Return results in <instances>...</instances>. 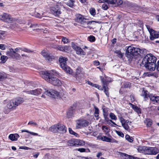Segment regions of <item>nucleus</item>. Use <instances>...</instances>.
<instances>
[{
  "mask_svg": "<svg viewBox=\"0 0 159 159\" xmlns=\"http://www.w3.org/2000/svg\"><path fill=\"white\" fill-rule=\"evenodd\" d=\"M122 86L124 88H130L131 86V84L129 82H126L122 83Z\"/></svg>",
  "mask_w": 159,
  "mask_h": 159,
  "instance_id": "c9c22d12",
  "label": "nucleus"
},
{
  "mask_svg": "<svg viewBox=\"0 0 159 159\" xmlns=\"http://www.w3.org/2000/svg\"><path fill=\"white\" fill-rule=\"evenodd\" d=\"M74 112L75 111L73 108H70L67 113V116L68 118H70L72 117L73 116Z\"/></svg>",
  "mask_w": 159,
  "mask_h": 159,
  "instance_id": "bb28decb",
  "label": "nucleus"
},
{
  "mask_svg": "<svg viewBox=\"0 0 159 159\" xmlns=\"http://www.w3.org/2000/svg\"><path fill=\"white\" fill-rule=\"evenodd\" d=\"M69 131L70 133L71 134H73L75 136H76L78 135L76 133L73 131L71 128H69Z\"/></svg>",
  "mask_w": 159,
  "mask_h": 159,
  "instance_id": "8fccbe9b",
  "label": "nucleus"
},
{
  "mask_svg": "<svg viewBox=\"0 0 159 159\" xmlns=\"http://www.w3.org/2000/svg\"><path fill=\"white\" fill-rule=\"evenodd\" d=\"M75 142L76 143V146H83L85 144L84 142L82 140L75 139Z\"/></svg>",
  "mask_w": 159,
  "mask_h": 159,
  "instance_id": "7c9ffc66",
  "label": "nucleus"
},
{
  "mask_svg": "<svg viewBox=\"0 0 159 159\" xmlns=\"http://www.w3.org/2000/svg\"><path fill=\"white\" fill-rule=\"evenodd\" d=\"M99 139H101L103 141H105L108 142H111L112 140V139H111L106 136L102 137L101 138H99Z\"/></svg>",
  "mask_w": 159,
  "mask_h": 159,
  "instance_id": "f704fd0d",
  "label": "nucleus"
},
{
  "mask_svg": "<svg viewBox=\"0 0 159 159\" xmlns=\"http://www.w3.org/2000/svg\"><path fill=\"white\" fill-rule=\"evenodd\" d=\"M7 74L4 72H0V81H2L7 78Z\"/></svg>",
  "mask_w": 159,
  "mask_h": 159,
  "instance_id": "473e14b6",
  "label": "nucleus"
},
{
  "mask_svg": "<svg viewBox=\"0 0 159 159\" xmlns=\"http://www.w3.org/2000/svg\"><path fill=\"white\" fill-rule=\"evenodd\" d=\"M127 55L131 57L132 56H137L139 55L140 56V53H142L143 51L140 48H135L131 46L128 47L127 49Z\"/></svg>",
  "mask_w": 159,
  "mask_h": 159,
  "instance_id": "7ed1b4c3",
  "label": "nucleus"
},
{
  "mask_svg": "<svg viewBox=\"0 0 159 159\" xmlns=\"http://www.w3.org/2000/svg\"><path fill=\"white\" fill-rule=\"evenodd\" d=\"M108 124H110L111 123H112L114 125H115L117 126V125L114 122L111 120L108 119L106 121Z\"/></svg>",
  "mask_w": 159,
  "mask_h": 159,
  "instance_id": "bf43d9fd",
  "label": "nucleus"
},
{
  "mask_svg": "<svg viewBox=\"0 0 159 159\" xmlns=\"http://www.w3.org/2000/svg\"><path fill=\"white\" fill-rule=\"evenodd\" d=\"M75 139H73L69 140L67 142L69 146H76Z\"/></svg>",
  "mask_w": 159,
  "mask_h": 159,
  "instance_id": "72a5a7b5",
  "label": "nucleus"
},
{
  "mask_svg": "<svg viewBox=\"0 0 159 159\" xmlns=\"http://www.w3.org/2000/svg\"><path fill=\"white\" fill-rule=\"evenodd\" d=\"M41 54L48 61L50 62L54 58V57L52 56L50 53L47 50H43L41 52Z\"/></svg>",
  "mask_w": 159,
  "mask_h": 159,
  "instance_id": "9b49d317",
  "label": "nucleus"
},
{
  "mask_svg": "<svg viewBox=\"0 0 159 159\" xmlns=\"http://www.w3.org/2000/svg\"><path fill=\"white\" fill-rule=\"evenodd\" d=\"M67 73L71 74L72 73V70L67 65L62 67Z\"/></svg>",
  "mask_w": 159,
  "mask_h": 159,
  "instance_id": "c756f323",
  "label": "nucleus"
},
{
  "mask_svg": "<svg viewBox=\"0 0 159 159\" xmlns=\"http://www.w3.org/2000/svg\"><path fill=\"white\" fill-rule=\"evenodd\" d=\"M119 119L120 122L122 124V125L125 123V120L122 117H120Z\"/></svg>",
  "mask_w": 159,
  "mask_h": 159,
  "instance_id": "5fc2aeb1",
  "label": "nucleus"
},
{
  "mask_svg": "<svg viewBox=\"0 0 159 159\" xmlns=\"http://www.w3.org/2000/svg\"><path fill=\"white\" fill-rule=\"evenodd\" d=\"M103 154L102 152H98L97 153L96 155V157L98 158H100V157L102 156V155Z\"/></svg>",
  "mask_w": 159,
  "mask_h": 159,
  "instance_id": "774afa93",
  "label": "nucleus"
},
{
  "mask_svg": "<svg viewBox=\"0 0 159 159\" xmlns=\"http://www.w3.org/2000/svg\"><path fill=\"white\" fill-rule=\"evenodd\" d=\"M21 132H27L28 133H29L30 134H31L34 135V136H40V135H39L38 134H37V133H34V132H30V131H28V130H22Z\"/></svg>",
  "mask_w": 159,
  "mask_h": 159,
  "instance_id": "58836bf2",
  "label": "nucleus"
},
{
  "mask_svg": "<svg viewBox=\"0 0 159 159\" xmlns=\"http://www.w3.org/2000/svg\"><path fill=\"white\" fill-rule=\"evenodd\" d=\"M95 109V112H94V116L95 117H96V120H98V117L99 116V109L97 107H94Z\"/></svg>",
  "mask_w": 159,
  "mask_h": 159,
  "instance_id": "e433bc0d",
  "label": "nucleus"
},
{
  "mask_svg": "<svg viewBox=\"0 0 159 159\" xmlns=\"http://www.w3.org/2000/svg\"><path fill=\"white\" fill-rule=\"evenodd\" d=\"M125 139L128 141L130 143L132 142L133 141V138L130 137L129 135L127 134L125 136Z\"/></svg>",
  "mask_w": 159,
  "mask_h": 159,
  "instance_id": "49530a36",
  "label": "nucleus"
},
{
  "mask_svg": "<svg viewBox=\"0 0 159 159\" xmlns=\"http://www.w3.org/2000/svg\"><path fill=\"white\" fill-rule=\"evenodd\" d=\"M20 148L21 149H23L25 150H31L32 148L29 147H26L25 146H22L20 147Z\"/></svg>",
  "mask_w": 159,
  "mask_h": 159,
  "instance_id": "6e6d98bb",
  "label": "nucleus"
},
{
  "mask_svg": "<svg viewBox=\"0 0 159 159\" xmlns=\"http://www.w3.org/2000/svg\"><path fill=\"white\" fill-rule=\"evenodd\" d=\"M88 39L89 41L91 42H94L96 39L95 37L93 35H90Z\"/></svg>",
  "mask_w": 159,
  "mask_h": 159,
  "instance_id": "c03bdc74",
  "label": "nucleus"
},
{
  "mask_svg": "<svg viewBox=\"0 0 159 159\" xmlns=\"http://www.w3.org/2000/svg\"><path fill=\"white\" fill-rule=\"evenodd\" d=\"M19 135L17 134H10L9 136V139L12 141H16L19 137Z\"/></svg>",
  "mask_w": 159,
  "mask_h": 159,
  "instance_id": "4be33fe9",
  "label": "nucleus"
},
{
  "mask_svg": "<svg viewBox=\"0 0 159 159\" xmlns=\"http://www.w3.org/2000/svg\"><path fill=\"white\" fill-rule=\"evenodd\" d=\"M58 133H65L66 131V127L63 124L58 123L57 124Z\"/></svg>",
  "mask_w": 159,
  "mask_h": 159,
  "instance_id": "2eb2a0df",
  "label": "nucleus"
},
{
  "mask_svg": "<svg viewBox=\"0 0 159 159\" xmlns=\"http://www.w3.org/2000/svg\"><path fill=\"white\" fill-rule=\"evenodd\" d=\"M109 0H99L98 2L99 3H104V2H107L108 4L109 3Z\"/></svg>",
  "mask_w": 159,
  "mask_h": 159,
  "instance_id": "69168bd1",
  "label": "nucleus"
},
{
  "mask_svg": "<svg viewBox=\"0 0 159 159\" xmlns=\"http://www.w3.org/2000/svg\"><path fill=\"white\" fill-rule=\"evenodd\" d=\"M68 59L65 57H61L59 58V62L61 68L67 65L66 61Z\"/></svg>",
  "mask_w": 159,
  "mask_h": 159,
  "instance_id": "f3484780",
  "label": "nucleus"
},
{
  "mask_svg": "<svg viewBox=\"0 0 159 159\" xmlns=\"http://www.w3.org/2000/svg\"><path fill=\"white\" fill-rule=\"evenodd\" d=\"M102 129L105 132H108L109 130L108 128L106 126H103L102 127Z\"/></svg>",
  "mask_w": 159,
  "mask_h": 159,
  "instance_id": "0e129e2a",
  "label": "nucleus"
},
{
  "mask_svg": "<svg viewBox=\"0 0 159 159\" xmlns=\"http://www.w3.org/2000/svg\"><path fill=\"white\" fill-rule=\"evenodd\" d=\"M7 55L12 59L19 58L20 57V54L14 51V49L12 48L9 49L7 52Z\"/></svg>",
  "mask_w": 159,
  "mask_h": 159,
  "instance_id": "9d476101",
  "label": "nucleus"
},
{
  "mask_svg": "<svg viewBox=\"0 0 159 159\" xmlns=\"http://www.w3.org/2000/svg\"><path fill=\"white\" fill-rule=\"evenodd\" d=\"M75 2L74 0H69L68 2L65 3L69 7L71 8H73Z\"/></svg>",
  "mask_w": 159,
  "mask_h": 159,
  "instance_id": "2f4dec72",
  "label": "nucleus"
},
{
  "mask_svg": "<svg viewBox=\"0 0 159 159\" xmlns=\"http://www.w3.org/2000/svg\"><path fill=\"white\" fill-rule=\"evenodd\" d=\"M146 125L147 126H150L152 124V120L149 119L146 120Z\"/></svg>",
  "mask_w": 159,
  "mask_h": 159,
  "instance_id": "37998d69",
  "label": "nucleus"
},
{
  "mask_svg": "<svg viewBox=\"0 0 159 159\" xmlns=\"http://www.w3.org/2000/svg\"><path fill=\"white\" fill-rule=\"evenodd\" d=\"M123 1L122 0H111L109 1V3L110 4H117L118 5L122 4Z\"/></svg>",
  "mask_w": 159,
  "mask_h": 159,
  "instance_id": "b1692460",
  "label": "nucleus"
},
{
  "mask_svg": "<svg viewBox=\"0 0 159 159\" xmlns=\"http://www.w3.org/2000/svg\"><path fill=\"white\" fill-rule=\"evenodd\" d=\"M116 133L118 135L120 136V137H124V134L121 131H116Z\"/></svg>",
  "mask_w": 159,
  "mask_h": 159,
  "instance_id": "4d7b16f0",
  "label": "nucleus"
},
{
  "mask_svg": "<svg viewBox=\"0 0 159 159\" xmlns=\"http://www.w3.org/2000/svg\"><path fill=\"white\" fill-rule=\"evenodd\" d=\"M0 20L4 22L9 23L12 22L14 19L9 14L4 13L0 15Z\"/></svg>",
  "mask_w": 159,
  "mask_h": 159,
  "instance_id": "423d86ee",
  "label": "nucleus"
},
{
  "mask_svg": "<svg viewBox=\"0 0 159 159\" xmlns=\"http://www.w3.org/2000/svg\"><path fill=\"white\" fill-rule=\"evenodd\" d=\"M57 124H56L51 126L49 128V130L54 133H58Z\"/></svg>",
  "mask_w": 159,
  "mask_h": 159,
  "instance_id": "393cba45",
  "label": "nucleus"
},
{
  "mask_svg": "<svg viewBox=\"0 0 159 159\" xmlns=\"http://www.w3.org/2000/svg\"><path fill=\"white\" fill-rule=\"evenodd\" d=\"M6 48V46L3 44H0V49L2 50H4Z\"/></svg>",
  "mask_w": 159,
  "mask_h": 159,
  "instance_id": "e2e57ef3",
  "label": "nucleus"
},
{
  "mask_svg": "<svg viewBox=\"0 0 159 159\" xmlns=\"http://www.w3.org/2000/svg\"><path fill=\"white\" fill-rule=\"evenodd\" d=\"M109 116L111 120H116L117 119V117L113 113L111 112L109 114Z\"/></svg>",
  "mask_w": 159,
  "mask_h": 159,
  "instance_id": "a19ab883",
  "label": "nucleus"
},
{
  "mask_svg": "<svg viewBox=\"0 0 159 159\" xmlns=\"http://www.w3.org/2000/svg\"><path fill=\"white\" fill-rule=\"evenodd\" d=\"M42 25L40 24H39L36 23L31 24V25L30 26V28H33V30H36L39 31V30H41L39 28H41Z\"/></svg>",
  "mask_w": 159,
  "mask_h": 159,
  "instance_id": "412c9836",
  "label": "nucleus"
},
{
  "mask_svg": "<svg viewBox=\"0 0 159 159\" xmlns=\"http://www.w3.org/2000/svg\"><path fill=\"white\" fill-rule=\"evenodd\" d=\"M151 94H149L147 90L143 89L140 96L143 97L144 101H147L150 99Z\"/></svg>",
  "mask_w": 159,
  "mask_h": 159,
  "instance_id": "f8f14e48",
  "label": "nucleus"
},
{
  "mask_svg": "<svg viewBox=\"0 0 159 159\" xmlns=\"http://www.w3.org/2000/svg\"><path fill=\"white\" fill-rule=\"evenodd\" d=\"M107 78L106 77L103 78L101 77V80L102 82L103 83V86H107V84L109 83V81L107 79Z\"/></svg>",
  "mask_w": 159,
  "mask_h": 159,
  "instance_id": "cd10ccee",
  "label": "nucleus"
},
{
  "mask_svg": "<svg viewBox=\"0 0 159 159\" xmlns=\"http://www.w3.org/2000/svg\"><path fill=\"white\" fill-rule=\"evenodd\" d=\"M5 35V32L0 30V39H2Z\"/></svg>",
  "mask_w": 159,
  "mask_h": 159,
  "instance_id": "603ef678",
  "label": "nucleus"
},
{
  "mask_svg": "<svg viewBox=\"0 0 159 159\" xmlns=\"http://www.w3.org/2000/svg\"><path fill=\"white\" fill-rule=\"evenodd\" d=\"M13 99L11 100L7 104V107L9 109H15L16 108V106L15 105L14 103L13 102Z\"/></svg>",
  "mask_w": 159,
  "mask_h": 159,
  "instance_id": "a878e982",
  "label": "nucleus"
},
{
  "mask_svg": "<svg viewBox=\"0 0 159 159\" xmlns=\"http://www.w3.org/2000/svg\"><path fill=\"white\" fill-rule=\"evenodd\" d=\"M103 90H104V92L105 93L107 97H109V94L108 92V90H107L108 89V88L107 87V86H103Z\"/></svg>",
  "mask_w": 159,
  "mask_h": 159,
  "instance_id": "4c0bfd02",
  "label": "nucleus"
},
{
  "mask_svg": "<svg viewBox=\"0 0 159 159\" xmlns=\"http://www.w3.org/2000/svg\"><path fill=\"white\" fill-rule=\"evenodd\" d=\"M71 46L73 49H74V50L75 49V48H76L78 46L76 45L75 43L73 42H72L71 43Z\"/></svg>",
  "mask_w": 159,
  "mask_h": 159,
  "instance_id": "338daca9",
  "label": "nucleus"
},
{
  "mask_svg": "<svg viewBox=\"0 0 159 159\" xmlns=\"http://www.w3.org/2000/svg\"><path fill=\"white\" fill-rule=\"evenodd\" d=\"M115 53L119 55V56L121 58H122L123 56L120 51L116 50L115 52Z\"/></svg>",
  "mask_w": 159,
  "mask_h": 159,
  "instance_id": "13d9d810",
  "label": "nucleus"
},
{
  "mask_svg": "<svg viewBox=\"0 0 159 159\" xmlns=\"http://www.w3.org/2000/svg\"><path fill=\"white\" fill-rule=\"evenodd\" d=\"M40 74L43 79L49 83L57 86L61 85L62 83L61 81L58 78L54 77V76H57L58 74L56 70H52L50 71H42Z\"/></svg>",
  "mask_w": 159,
  "mask_h": 159,
  "instance_id": "f257e3e1",
  "label": "nucleus"
},
{
  "mask_svg": "<svg viewBox=\"0 0 159 159\" xmlns=\"http://www.w3.org/2000/svg\"><path fill=\"white\" fill-rule=\"evenodd\" d=\"M134 110L137 112L138 114L141 113V110L137 106H135L133 107Z\"/></svg>",
  "mask_w": 159,
  "mask_h": 159,
  "instance_id": "79ce46f5",
  "label": "nucleus"
},
{
  "mask_svg": "<svg viewBox=\"0 0 159 159\" xmlns=\"http://www.w3.org/2000/svg\"><path fill=\"white\" fill-rule=\"evenodd\" d=\"M57 48L58 50L60 51L66 52L68 50L69 47L67 46L58 45L57 47Z\"/></svg>",
  "mask_w": 159,
  "mask_h": 159,
  "instance_id": "5701e85b",
  "label": "nucleus"
},
{
  "mask_svg": "<svg viewBox=\"0 0 159 159\" xmlns=\"http://www.w3.org/2000/svg\"><path fill=\"white\" fill-rule=\"evenodd\" d=\"M76 51V53L77 54L84 55V52L83 50L80 47L78 46L75 49Z\"/></svg>",
  "mask_w": 159,
  "mask_h": 159,
  "instance_id": "c85d7f7f",
  "label": "nucleus"
},
{
  "mask_svg": "<svg viewBox=\"0 0 159 159\" xmlns=\"http://www.w3.org/2000/svg\"><path fill=\"white\" fill-rule=\"evenodd\" d=\"M87 19L85 18L84 17L81 15L79 14L76 16V21L78 23L81 24H85L86 23V20Z\"/></svg>",
  "mask_w": 159,
  "mask_h": 159,
  "instance_id": "4468645a",
  "label": "nucleus"
},
{
  "mask_svg": "<svg viewBox=\"0 0 159 159\" xmlns=\"http://www.w3.org/2000/svg\"><path fill=\"white\" fill-rule=\"evenodd\" d=\"M102 8L104 10H107L108 8V7L107 4L104 3L102 5Z\"/></svg>",
  "mask_w": 159,
  "mask_h": 159,
  "instance_id": "3c124183",
  "label": "nucleus"
},
{
  "mask_svg": "<svg viewBox=\"0 0 159 159\" xmlns=\"http://www.w3.org/2000/svg\"><path fill=\"white\" fill-rule=\"evenodd\" d=\"M25 92L27 94L37 96L41 93L42 90L40 89H38L34 90L26 91Z\"/></svg>",
  "mask_w": 159,
  "mask_h": 159,
  "instance_id": "ddd939ff",
  "label": "nucleus"
},
{
  "mask_svg": "<svg viewBox=\"0 0 159 159\" xmlns=\"http://www.w3.org/2000/svg\"><path fill=\"white\" fill-rule=\"evenodd\" d=\"M81 72V69L80 68H78L76 70V79L79 77V75H80V74Z\"/></svg>",
  "mask_w": 159,
  "mask_h": 159,
  "instance_id": "de8ad7c7",
  "label": "nucleus"
},
{
  "mask_svg": "<svg viewBox=\"0 0 159 159\" xmlns=\"http://www.w3.org/2000/svg\"><path fill=\"white\" fill-rule=\"evenodd\" d=\"M52 14L56 16H58L61 13V8L59 4H56L52 7L50 9Z\"/></svg>",
  "mask_w": 159,
  "mask_h": 159,
  "instance_id": "0eeeda50",
  "label": "nucleus"
},
{
  "mask_svg": "<svg viewBox=\"0 0 159 159\" xmlns=\"http://www.w3.org/2000/svg\"><path fill=\"white\" fill-rule=\"evenodd\" d=\"M157 58L152 54H148L143 59L142 63L146 68L151 71L154 70L156 68Z\"/></svg>",
  "mask_w": 159,
  "mask_h": 159,
  "instance_id": "f03ea898",
  "label": "nucleus"
},
{
  "mask_svg": "<svg viewBox=\"0 0 159 159\" xmlns=\"http://www.w3.org/2000/svg\"><path fill=\"white\" fill-rule=\"evenodd\" d=\"M143 149L146 154L156 155L159 152L158 149L156 147H144Z\"/></svg>",
  "mask_w": 159,
  "mask_h": 159,
  "instance_id": "20e7f679",
  "label": "nucleus"
},
{
  "mask_svg": "<svg viewBox=\"0 0 159 159\" xmlns=\"http://www.w3.org/2000/svg\"><path fill=\"white\" fill-rule=\"evenodd\" d=\"M62 40L65 43H67L68 42V39L65 37H63L62 38Z\"/></svg>",
  "mask_w": 159,
  "mask_h": 159,
  "instance_id": "052dcab7",
  "label": "nucleus"
},
{
  "mask_svg": "<svg viewBox=\"0 0 159 159\" xmlns=\"http://www.w3.org/2000/svg\"><path fill=\"white\" fill-rule=\"evenodd\" d=\"M16 107L18 106L23 102V99L21 98H17L13 99Z\"/></svg>",
  "mask_w": 159,
  "mask_h": 159,
  "instance_id": "a211bd4d",
  "label": "nucleus"
},
{
  "mask_svg": "<svg viewBox=\"0 0 159 159\" xmlns=\"http://www.w3.org/2000/svg\"><path fill=\"white\" fill-rule=\"evenodd\" d=\"M120 156L125 159H137V158L136 157H134L123 153H120Z\"/></svg>",
  "mask_w": 159,
  "mask_h": 159,
  "instance_id": "6ab92c4d",
  "label": "nucleus"
},
{
  "mask_svg": "<svg viewBox=\"0 0 159 159\" xmlns=\"http://www.w3.org/2000/svg\"><path fill=\"white\" fill-rule=\"evenodd\" d=\"M28 125H32L36 126L37 124L36 122H34L32 121H30L28 124Z\"/></svg>",
  "mask_w": 159,
  "mask_h": 159,
  "instance_id": "680f3d73",
  "label": "nucleus"
},
{
  "mask_svg": "<svg viewBox=\"0 0 159 159\" xmlns=\"http://www.w3.org/2000/svg\"><path fill=\"white\" fill-rule=\"evenodd\" d=\"M90 14L93 15L94 16L96 14V12L95 9L93 8H92L90 11Z\"/></svg>",
  "mask_w": 159,
  "mask_h": 159,
  "instance_id": "864d4df0",
  "label": "nucleus"
},
{
  "mask_svg": "<svg viewBox=\"0 0 159 159\" xmlns=\"http://www.w3.org/2000/svg\"><path fill=\"white\" fill-rule=\"evenodd\" d=\"M146 26L149 32L150 39L151 40H153L158 37L159 34L158 32L154 31L148 25H146Z\"/></svg>",
  "mask_w": 159,
  "mask_h": 159,
  "instance_id": "6e6552de",
  "label": "nucleus"
},
{
  "mask_svg": "<svg viewBox=\"0 0 159 159\" xmlns=\"http://www.w3.org/2000/svg\"><path fill=\"white\" fill-rule=\"evenodd\" d=\"M77 149V150L78 151L80 152H90V151L89 149H87V151H86V149L84 148H78V149Z\"/></svg>",
  "mask_w": 159,
  "mask_h": 159,
  "instance_id": "a18cd8bd",
  "label": "nucleus"
},
{
  "mask_svg": "<svg viewBox=\"0 0 159 159\" xmlns=\"http://www.w3.org/2000/svg\"><path fill=\"white\" fill-rule=\"evenodd\" d=\"M128 124H126L125 123L122 125V127L126 130H128L129 129V125Z\"/></svg>",
  "mask_w": 159,
  "mask_h": 159,
  "instance_id": "09e8293b",
  "label": "nucleus"
},
{
  "mask_svg": "<svg viewBox=\"0 0 159 159\" xmlns=\"http://www.w3.org/2000/svg\"><path fill=\"white\" fill-rule=\"evenodd\" d=\"M44 93L46 95L55 98H61L62 95L58 92L54 90H47Z\"/></svg>",
  "mask_w": 159,
  "mask_h": 159,
  "instance_id": "39448f33",
  "label": "nucleus"
},
{
  "mask_svg": "<svg viewBox=\"0 0 159 159\" xmlns=\"http://www.w3.org/2000/svg\"><path fill=\"white\" fill-rule=\"evenodd\" d=\"M8 57L7 56H2L1 57L0 59L1 60V63H4L7 61Z\"/></svg>",
  "mask_w": 159,
  "mask_h": 159,
  "instance_id": "ea45409f",
  "label": "nucleus"
},
{
  "mask_svg": "<svg viewBox=\"0 0 159 159\" xmlns=\"http://www.w3.org/2000/svg\"><path fill=\"white\" fill-rule=\"evenodd\" d=\"M149 99L151 102L154 104L159 103V96H155L152 94Z\"/></svg>",
  "mask_w": 159,
  "mask_h": 159,
  "instance_id": "dca6fc26",
  "label": "nucleus"
},
{
  "mask_svg": "<svg viewBox=\"0 0 159 159\" xmlns=\"http://www.w3.org/2000/svg\"><path fill=\"white\" fill-rule=\"evenodd\" d=\"M102 111L103 112V115L104 118L105 120L106 121L109 119L108 117V108L106 107L102 108Z\"/></svg>",
  "mask_w": 159,
  "mask_h": 159,
  "instance_id": "aec40b11",
  "label": "nucleus"
},
{
  "mask_svg": "<svg viewBox=\"0 0 159 159\" xmlns=\"http://www.w3.org/2000/svg\"><path fill=\"white\" fill-rule=\"evenodd\" d=\"M89 122L85 120H79L76 121V128L81 129L83 127H86L88 126Z\"/></svg>",
  "mask_w": 159,
  "mask_h": 159,
  "instance_id": "1a4fd4ad",
  "label": "nucleus"
}]
</instances>
